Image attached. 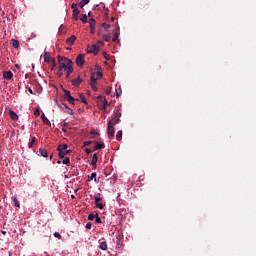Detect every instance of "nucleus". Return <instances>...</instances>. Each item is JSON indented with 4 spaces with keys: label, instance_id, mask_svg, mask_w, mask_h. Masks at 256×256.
I'll use <instances>...</instances> for the list:
<instances>
[{
    "label": "nucleus",
    "instance_id": "obj_1",
    "mask_svg": "<svg viewBox=\"0 0 256 256\" xmlns=\"http://www.w3.org/2000/svg\"><path fill=\"white\" fill-rule=\"evenodd\" d=\"M59 60V70L58 75L59 77H62L64 70L66 71L67 77L73 73V60L70 58H58Z\"/></svg>",
    "mask_w": 256,
    "mask_h": 256
},
{
    "label": "nucleus",
    "instance_id": "obj_2",
    "mask_svg": "<svg viewBox=\"0 0 256 256\" xmlns=\"http://www.w3.org/2000/svg\"><path fill=\"white\" fill-rule=\"evenodd\" d=\"M58 151V156H60V158H62L64 161L65 156H67V153H69L67 144H61L60 146H58Z\"/></svg>",
    "mask_w": 256,
    "mask_h": 256
},
{
    "label": "nucleus",
    "instance_id": "obj_3",
    "mask_svg": "<svg viewBox=\"0 0 256 256\" xmlns=\"http://www.w3.org/2000/svg\"><path fill=\"white\" fill-rule=\"evenodd\" d=\"M107 135H108V138L110 139L114 138L115 136V128L113 127V118H110V121H108Z\"/></svg>",
    "mask_w": 256,
    "mask_h": 256
},
{
    "label": "nucleus",
    "instance_id": "obj_4",
    "mask_svg": "<svg viewBox=\"0 0 256 256\" xmlns=\"http://www.w3.org/2000/svg\"><path fill=\"white\" fill-rule=\"evenodd\" d=\"M97 103L100 108H104V111H106L109 105L107 98H105L104 96H97Z\"/></svg>",
    "mask_w": 256,
    "mask_h": 256
},
{
    "label": "nucleus",
    "instance_id": "obj_5",
    "mask_svg": "<svg viewBox=\"0 0 256 256\" xmlns=\"http://www.w3.org/2000/svg\"><path fill=\"white\" fill-rule=\"evenodd\" d=\"M113 242H115V244H116V249H118L119 252H123L124 244L122 241V237L121 236L114 237Z\"/></svg>",
    "mask_w": 256,
    "mask_h": 256
},
{
    "label": "nucleus",
    "instance_id": "obj_6",
    "mask_svg": "<svg viewBox=\"0 0 256 256\" xmlns=\"http://www.w3.org/2000/svg\"><path fill=\"white\" fill-rule=\"evenodd\" d=\"M122 116L121 111H114L113 116H112V127L115 128L116 123L120 122V118Z\"/></svg>",
    "mask_w": 256,
    "mask_h": 256
},
{
    "label": "nucleus",
    "instance_id": "obj_7",
    "mask_svg": "<svg viewBox=\"0 0 256 256\" xmlns=\"http://www.w3.org/2000/svg\"><path fill=\"white\" fill-rule=\"evenodd\" d=\"M122 116L121 111H114L113 116H112V127L115 128L116 123L120 122V118Z\"/></svg>",
    "mask_w": 256,
    "mask_h": 256
},
{
    "label": "nucleus",
    "instance_id": "obj_8",
    "mask_svg": "<svg viewBox=\"0 0 256 256\" xmlns=\"http://www.w3.org/2000/svg\"><path fill=\"white\" fill-rule=\"evenodd\" d=\"M71 7H72V10H73L74 20H79L80 10H79V7L77 5V2H72Z\"/></svg>",
    "mask_w": 256,
    "mask_h": 256
},
{
    "label": "nucleus",
    "instance_id": "obj_9",
    "mask_svg": "<svg viewBox=\"0 0 256 256\" xmlns=\"http://www.w3.org/2000/svg\"><path fill=\"white\" fill-rule=\"evenodd\" d=\"M100 50L99 45H88L87 47V53H93L94 55H98Z\"/></svg>",
    "mask_w": 256,
    "mask_h": 256
},
{
    "label": "nucleus",
    "instance_id": "obj_10",
    "mask_svg": "<svg viewBox=\"0 0 256 256\" xmlns=\"http://www.w3.org/2000/svg\"><path fill=\"white\" fill-rule=\"evenodd\" d=\"M76 65L83 66L85 65V55L83 53H80L76 57Z\"/></svg>",
    "mask_w": 256,
    "mask_h": 256
},
{
    "label": "nucleus",
    "instance_id": "obj_11",
    "mask_svg": "<svg viewBox=\"0 0 256 256\" xmlns=\"http://www.w3.org/2000/svg\"><path fill=\"white\" fill-rule=\"evenodd\" d=\"M64 96L69 101V103H75V98H74V96H71V91H66V89H65Z\"/></svg>",
    "mask_w": 256,
    "mask_h": 256
},
{
    "label": "nucleus",
    "instance_id": "obj_12",
    "mask_svg": "<svg viewBox=\"0 0 256 256\" xmlns=\"http://www.w3.org/2000/svg\"><path fill=\"white\" fill-rule=\"evenodd\" d=\"M95 204L98 209H104V204L102 203L101 196H95Z\"/></svg>",
    "mask_w": 256,
    "mask_h": 256
},
{
    "label": "nucleus",
    "instance_id": "obj_13",
    "mask_svg": "<svg viewBox=\"0 0 256 256\" xmlns=\"http://www.w3.org/2000/svg\"><path fill=\"white\" fill-rule=\"evenodd\" d=\"M97 163H98V154H93L92 161H91L92 169H97Z\"/></svg>",
    "mask_w": 256,
    "mask_h": 256
},
{
    "label": "nucleus",
    "instance_id": "obj_14",
    "mask_svg": "<svg viewBox=\"0 0 256 256\" xmlns=\"http://www.w3.org/2000/svg\"><path fill=\"white\" fill-rule=\"evenodd\" d=\"M77 40V35H70V38H67L66 44L69 46L74 45L75 41Z\"/></svg>",
    "mask_w": 256,
    "mask_h": 256
},
{
    "label": "nucleus",
    "instance_id": "obj_15",
    "mask_svg": "<svg viewBox=\"0 0 256 256\" xmlns=\"http://www.w3.org/2000/svg\"><path fill=\"white\" fill-rule=\"evenodd\" d=\"M89 23H90V31L93 34V32H96V20H95V18H90Z\"/></svg>",
    "mask_w": 256,
    "mask_h": 256
},
{
    "label": "nucleus",
    "instance_id": "obj_16",
    "mask_svg": "<svg viewBox=\"0 0 256 256\" xmlns=\"http://www.w3.org/2000/svg\"><path fill=\"white\" fill-rule=\"evenodd\" d=\"M81 83H83V78H81V76H78L72 80V85H76V87H79Z\"/></svg>",
    "mask_w": 256,
    "mask_h": 256
},
{
    "label": "nucleus",
    "instance_id": "obj_17",
    "mask_svg": "<svg viewBox=\"0 0 256 256\" xmlns=\"http://www.w3.org/2000/svg\"><path fill=\"white\" fill-rule=\"evenodd\" d=\"M3 76L7 80H11V78H13L12 70H5L4 73H3Z\"/></svg>",
    "mask_w": 256,
    "mask_h": 256
},
{
    "label": "nucleus",
    "instance_id": "obj_18",
    "mask_svg": "<svg viewBox=\"0 0 256 256\" xmlns=\"http://www.w3.org/2000/svg\"><path fill=\"white\" fill-rule=\"evenodd\" d=\"M43 58H44V60H45V63H50L51 55H50V53L48 52V50H44Z\"/></svg>",
    "mask_w": 256,
    "mask_h": 256
},
{
    "label": "nucleus",
    "instance_id": "obj_19",
    "mask_svg": "<svg viewBox=\"0 0 256 256\" xmlns=\"http://www.w3.org/2000/svg\"><path fill=\"white\" fill-rule=\"evenodd\" d=\"M9 115H10V118H12V121H18L19 116H18V113H16V111L10 110Z\"/></svg>",
    "mask_w": 256,
    "mask_h": 256
},
{
    "label": "nucleus",
    "instance_id": "obj_20",
    "mask_svg": "<svg viewBox=\"0 0 256 256\" xmlns=\"http://www.w3.org/2000/svg\"><path fill=\"white\" fill-rule=\"evenodd\" d=\"M98 78H96L95 74L92 73V76L90 77V85L92 86V89H94L95 83H97Z\"/></svg>",
    "mask_w": 256,
    "mask_h": 256
},
{
    "label": "nucleus",
    "instance_id": "obj_21",
    "mask_svg": "<svg viewBox=\"0 0 256 256\" xmlns=\"http://www.w3.org/2000/svg\"><path fill=\"white\" fill-rule=\"evenodd\" d=\"M41 119H42L43 123H46V126H51V121H49V118H47V116H45V113H42Z\"/></svg>",
    "mask_w": 256,
    "mask_h": 256
},
{
    "label": "nucleus",
    "instance_id": "obj_22",
    "mask_svg": "<svg viewBox=\"0 0 256 256\" xmlns=\"http://www.w3.org/2000/svg\"><path fill=\"white\" fill-rule=\"evenodd\" d=\"M103 40H105L106 43H109V40H111V33H109V31H107V33L103 35Z\"/></svg>",
    "mask_w": 256,
    "mask_h": 256
},
{
    "label": "nucleus",
    "instance_id": "obj_23",
    "mask_svg": "<svg viewBox=\"0 0 256 256\" xmlns=\"http://www.w3.org/2000/svg\"><path fill=\"white\" fill-rule=\"evenodd\" d=\"M99 148H105V144H100L99 141L95 142V151H98Z\"/></svg>",
    "mask_w": 256,
    "mask_h": 256
},
{
    "label": "nucleus",
    "instance_id": "obj_24",
    "mask_svg": "<svg viewBox=\"0 0 256 256\" xmlns=\"http://www.w3.org/2000/svg\"><path fill=\"white\" fill-rule=\"evenodd\" d=\"M99 247H100V249L107 250L108 244H107V242L103 241V242H100Z\"/></svg>",
    "mask_w": 256,
    "mask_h": 256
},
{
    "label": "nucleus",
    "instance_id": "obj_25",
    "mask_svg": "<svg viewBox=\"0 0 256 256\" xmlns=\"http://www.w3.org/2000/svg\"><path fill=\"white\" fill-rule=\"evenodd\" d=\"M40 155L44 156L45 158L48 157V151L46 149H39Z\"/></svg>",
    "mask_w": 256,
    "mask_h": 256
},
{
    "label": "nucleus",
    "instance_id": "obj_26",
    "mask_svg": "<svg viewBox=\"0 0 256 256\" xmlns=\"http://www.w3.org/2000/svg\"><path fill=\"white\" fill-rule=\"evenodd\" d=\"M90 2V0H81L79 2L80 7H85V5H88V3Z\"/></svg>",
    "mask_w": 256,
    "mask_h": 256
},
{
    "label": "nucleus",
    "instance_id": "obj_27",
    "mask_svg": "<svg viewBox=\"0 0 256 256\" xmlns=\"http://www.w3.org/2000/svg\"><path fill=\"white\" fill-rule=\"evenodd\" d=\"M122 136H123V131H117V134H116L117 141H121Z\"/></svg>",
    "mask_w": 256,
    "mask_h": 256
},
{
    "label": "nucleus",
    "instance_id": "obj_28",
    "mask_svg": "<svg viewBox=\"0 0 256 256\" xmlns=\"http://www.w3.org/2000/svg\"><path fill=\"white\" fill-rule=\"evenodd\" d=\"M102 27H104V30L109 31V30H110L111 25H110V24H108V23H102Z\"/></svg>",
    "mask_w": 256,
    "mask_h": 256
},
{
    "label": "nucleus",
    "instance_id": "obj_29",
    "mask_svg": "<svg viewBox=\"0 0 256 256\" xmlns=\"http://www.w3.org/2000/svg\"><path fill=\"white\" fill-rule=\"evenodd\" d=\"M12 45H13V47H19V40H16V39H12Z\"/></svg>",
    "mask_w": 256,
    "mask_h": 256
},
{
    "label": "nucleus",
    "instance_id": "obj_30",
    "mask_svg": "<svg viewBox=\"0 0 256 256\" xmlns=\"http://www.w3.org/2000/svg\"><path fill=\"white\" fill-rule=\"evenodd\" d=\"M90 179H94V181H97V172L96 171H92Z\"/></svg>",
    "mask_w": 256,
    "mask_h": 256
},
{
    "label": "nucleus",
    "instance_id": "obj_31",
    "mask_svg": "<svg viewBox=\"0 0 256 256\" xmlns=\"http://www.w3.org/2000/svg\"><path fill=\"white\" fill-rule=\"evenodd\" d=\"M13 201L15 206H18V208H20V202H19V199H17V196H14Z\"/></svg>",
    "mask_w": 256,
    "mask_h": 256
},
{
    "label": "nucleus",
    "instance_id": "obj_32",
    "mask_svg": "<svg viewBox=\"0 0 256 256\" xmlns=\"http://www.w3.org/2000/svg\"><path fill=\"white\" fill-rule=\"evenodd\" d=\"M119 39V33H114L113 34V38H112V40H113V43H116V41Z\"/></svg>",
    "mask_w": 256,
    "mask_h": 256
},
{
    "label": "nucleus",
    "instance_id": "obj_33",
    "mask_svg": "<svg viewBox=\"0 0 256 256\" xmlns=\"http://www.w3.org/2000/svg\"><path fill=\"white\" fill-rule=\"evenodd\" d=\"M70 162H71L70 157L66 155L65 159H63V163H66V165H68V163H70Z\"/></svg>",
    "mask_w": 256,
    "mask_h": 256
},
{
    "label": "nucleus",
    "instance_id": "obj_34",
    "mask_svg": "<svg viewBox=\"0 0 256 256\" xmlns=\"http://www.w3.org/2000/svg\"><path fill=\"white\" fill-rule=\"evenodd\" d=\"M35 141H36V136H33V137H32V140L29 141V147H30V148L33 146V144L35 143Z\"/></svg>",
    "mask_w": 256,
    "mask_h": 256
},
{
    "label": "nucleus",
    "instance_id": "obj_35",
    "mask_svg": "<svg viewBox=\"0 0 256 256\" xmlns=\"http://www.w3.org/2000/svg\"><path fill=\"white\" fill-rule=\"evenodd\" d=\"M95 217H96V223L101 224L102 219L101 217H99V214H95Z\"/></svg>",
    "mask_w": 256,
    "mask_h": 256
},
{
    "label": "nucleus",
    "instance_id": "obj_36",
    "mask_svg": "<svg viewBox=\"0 0 256 256\" xmlns=\"http://www.w3.org/2000/svg\"><path fill=\"white\" fill-rule=\"evenodd\" d=\"M80 20H81L82 22H87L88 16H87L86 14H84V15H82V17L80 18Z\"/></svg>",
    "mask_w": 256,
    "mask_h": 256
},
{
    "label": "nucleus",
    "instance_id": "obj_37",
    "mask_svg": "<svg viewBox=\"0 0 256 256\" xmlns=\"http://www.w3.org/2000/svg\"><path fill=\"white\" fill-rule=\"evenodd\" d=\"M103 73H101V70H97V75L96 78L98 80V78H102Z\"/></svg>",
    "mask_w": 256,
    "mask_h": 256
},
{
    "label": "nucleus",
    "instance_id": "obj_38",
    "mask_svg": "<svg viewBox=\"0 0 256 256\" xmlns=\"http://www.w3.org/2000/svg\"><path fill=\"white\" fill-rule=\"evenodd\" d=\"M91 133H92L93 136H98L99 131H97L96 128H93Z\"/></svg>",
    "mask_w": 256,
    "mask_h": 256
},
{
    "label": "nucleus",
    "instance_id": "obj_39",
    "mask_svg": "<svg viewBox=\"0 0 256 256\" xmlns=\"http://www.w3.org/2000/svg\"><path fill=\"white\" fill-rule=\"evenodd\" d=\"M86 229H92V222H91V220H89V222H87Z\"/></svg>",
    "mask_w": 256,
    "mask_h": 256
},
{
    "label": "nucleus",
    "instance_id": "obj_40",
    "mask_svg": "<svg viewBox=\"0 0 256 256\" xmlns=\"http://www.w3.org/2000/svg\"><path fill=\"white\" fill-rule=\"evenodd\" d=\"M95 216L96 214H88V219L92 221L93 219H95Z\"/></svg>",
    "mask_w": 256,
    "mask_h": 256
},
{
    "label": "nucleus",
    "instance_id": "obj_41",
    "mask_svg": "<svg viewBox=\"0 0 256 256\" xmlns=\"http://www.w3.org/2000/svg\"><path fill=\"white\" fill-rule=\"evenodd\" d=\"M51 66H52V69L56 68V60H55V58H53Z\"/></svg>",
    "mask_w": 256,
    "mask_h": 256
},
{
    "label": "nucleus",
    "instance_id": "obj_42",
    "mask_svg": "<svg viewBox=\"0 0 256 256\" xmlns=\"http://www.w3.org/2000/svg\"><path fill=\"white\" fill-rule=\"evenodd\" d=\"M34 116H40L39 108H36V111H34Z\"/></svg>",
    "mask_w": 256,
    "mask_h": 256
},
{
    "label": "nucleus",
    "instance_id": "obj_43",
    "mask_svg": "<svg viewBox=\"0 0 256 256\" xmlns=\"http://www.w3.org/2000/svg\"><path fill=\"white\" fill-rule=\"evenodd\" d=\"M54 237H57L58 239H61L60 232H54Z\"/></svg>",
    "mask_w": 256,
    "mask_h": 256
},
{
    "label": "nucleus",
    "instance_id": "obj_44",
    "mask_svg": "<svg viewBox=\"0 0 256 256\" xmlns=\"http://www.w3.org/2000/svg\"><path fill=\"white\" fill-rule=\"evenodd\" d=\"M81 100H82V103H87V99L85 96H80Z\"/></svg>",
    "mask_w": 256,
    "mask_h": 256
},
{
    "label": "nucleus",
    "instance_id": "obj_45",
    "mask_svg": "<svg viewBox=\"0 0 256 256\" xmlns=\"http://www.w3.org/2000/svg\"><path fill=\"white\" fill-rule=\"evenodd\" d=\"M104 58H105L106 60H110V55H109L108 53H104Z\"/></svg>",
    "mask_w": 256,
    "mask_h": 256
},
{
    "label": "nucleus",
    "instance_id": "obj_46",
    "mask_svg": "<svg viewBox=\"0 0 256 256\" xmlns=\"http://www.w3.org/2000/svg\"><path fill=\"white\" fill-rule=\"evenodd\" d=\"M91 141H84V146H90Z\"/></svg>",
    "mask_w": 256,
    "mask_h": 256
},
{
    "label": "nucleus",
    "instance_id": "obj_47",
    "mask_svg": "<svg viewBox=\"0 0 256 256\" xmlns=\"http://www.w3.org/2000/svg\"><path fill=\"white\" fill-rule=\"evenodd\" d=\"M93 90H98L96 83H94Z\"/></svg>",
    "mask_w": 256,
    "mask_h": 256
},
{
    "label": "nucleus",
    "instance_id": "obj_48",
    "mask_svg": "<svg viewBox=\"0 0 256 256\" xmlns=\"http://www.w3.org/2000/svg\"><path fill=\"white\" fill-rule=\"evenodd\" d=\"M116 93H117V97H119V95H121L122 94V91H116Z\"/></svg>",
    "mask_w": 256,
    "mask_h": 256
},
{
    "label": "nucleus",
    "instance_id": "obj_49",
    "mask_svg": "<svg viewBox=\"0 0 256 256\" xmlns=\"http://www.w3.org/2000/svg\"><path fill=\"white\" fill-rule=\"evenodd\" d=\"M86 153H91V149H85Z\"/></svg>",
    "mask_w": 256,
    "mask_h": 256
},
{
    "label": "nucleus",
    "instance_id": "obj_50",
    "mask_svg": "<svg viewBox=\"0 0 256 256\" xmlns=\"http://www.w3.org/2000/svg\"><path fill=\"white\" fill-rule=\"evenodd\" d=\"M29 93H33V89L32 88H28Z\"/></svg>",
    "mask_w": 256,
    "mask_h": 256
},
{
    "label": "nucleus",
    "instance_id": "obj_51",
    "mask_svg": "<svg viewBox=\"0 0 256 256\" xmlns=\"http://www.w3.org/2000/svg\"><path fill=\"white\" fill-rule=\"evenodd\" d=\"M71 199H75V194H71Z\"/></svg>",
    "mask_w": 256,
    "mask_h": 256
},
{
    "label": "nucleus",
    "instance_id": "obj_52",
    "mask_svg": "<svg viewBox=\"0 0 256 256\" xmlns=\"http://www.w3.org/2000/svg\"><path fill=\"white\" fill-rule=\"evenodd\" d=\"M2 234H7V232H5V229H2Z\"/></svg>",
    "mask_w": 256,
    "mask_h": 256
},
{
    "label": "nucleus",
    "instance_id": "obj_53",
    "mask_svg": "<svg viewBox=\"0 0 256 256\" xmlns=\"http://www.w3.org/2000/svg\"><path fill=\"white\" fill-rule=\"evenodd\" d=\"M69 113H73V110H72V108H69Z\"/></svg>",
    "mask_w": 256,
    "mask_h": 256
},
{
    "label": "nucleus",
    "instance_id": "obj_54",
    "mask_svg": "<svg viewBox=\"0 0 256 256\" xmlns=\"http://www.w3.org/2000/svg\"><path fill=\"white\" fill-rule=\"evenodd\" d=\"M62 131H64V132L66 133V131H67V128H62Z\"/></svg>",
    "mask_w": 256,
    "mask_h": 256
},
{
    "label": "nucleus",
    "instance_id": "obj_55",
    "mask_svg": "<svg viewBox=\"0 0 256 256\" xmlns=\"http://www.w3.org/2000/svg\"><path fill=\"white\" fill-rule=\"evenodd\" d=\"M99 44H100V45L103 44V43L101 42V40H99Z\"/></svg>",
    "mask_w": 256,
    "mask_h": 256
},
{
    "label": "nucleus",
    "instance_id": "obj_56",
    "mask_svg": "<svg viewBox=\"0 0 256 256\" xmlns=\"http://www.w3.org/2000/svg\"><path fill=\"white\" fill-rule=\"evenodd\" d=\"M99 44H100V45L103 44V43L101 42V40H99Z\"/></svg>",
    "mask_w": 256,
    "mask_h": 256
},
{
    "label": "nucleus",
    "instance_id": "obj_57",
    "mask_svg": "<svg viewBox=\"0 0 256 256\" xmlns=\"http://www.w3.org/2000/svg\"><path fill=\"white\" fill-rule=\"evenodd\" d=\"M88 15L90 16V15H91V12H88Z\"/></svg>",
    "mask_w": 256,
    "mask_h": 256
},
{
    "label": "nucleus",
    "instance_id": "obj_58",
    "mask_svg": "<svg viewBox=\"0 0 256 256\" xmlns=\"http://www.w3.org/2000/svg\"><path fill=\"white\" fill-rule=\"evenodd\" d=\"M111 20H112V21H114V20H115V18H111Z\"/></svg>",
    "mask_w": 256,
    "mask_h": 256
},
{
    "label": "nucleus",
    "instance_id": "obj_59",
    "mask_svg": "<svg viewBox=\"0 0 256 256\" xmlns=\"http://www.w3.org/2000/svg\"><path fill=\"white\" fill-rule=\"evenodd\" d=\"M50 158H53V154H51Z\"/></svg>",
    "mask_w": 256,
    "mask_h": 256
},
{
    "label": "nucleus",
    "instance_id": "obj_60",
    "mask_svg": "<svg viewBox=\"0 0 256 256\" xmlns=\"http://www.w3.org/2000/svg\"><path fill=\"white\" fill-rule=\"evenodd\" d=\"M75 191H79V189H78V188H76V189H75Z\"/></svg>",
    "mask_w": 256,
    "mask_h": 256
},
{
    "label": "nucleus",
    "instance_id": "obj_61",
    "mask_svg": "<svg viewBox=\"0 0 256 256\" xmlns=\"http://www.w3.org/2000/svg\"><path fill=\"white\" fill-rule=\"evenodd\" d=\"M58 163H61V161H60V160H58Z\"/></svg>",
    "mask_w": 256,
    "mask_h": 256
}]
</instances>
